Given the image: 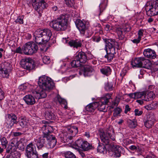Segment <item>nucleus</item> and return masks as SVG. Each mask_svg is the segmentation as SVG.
Wrapping results in <instances>:
<instances>
[{
  "mask_svg": "<svg viewBox=\"0 0 158 158\" xmlns=\"http://www.w3.org/2000/svg\"><path fill=\"white\" fill-rule=\"evenodd\" d=\"M131 110L130 108L128 105H127L125 106L124 113L125 114L127 113L129 111Z\"/></svg>",
  "mask_w": 158,
  "mask_h": 158,
  "instance_id": "052dcab7",
  "label": "nucleus"
},
{
  "mask_svg": "<svg viewBox=\"0 0 158 158\" xmlns=\"http://www.w3.org/2000/svg\"><path fill=\"white\" fill-rule=\"evenodd\" d=\"M33 35L35 37V41L37 44H40L43 43H44V42L43 41V38L37 30L35 31L33 33Z\"/></svg>",
  "mask_w": 158,
  "mask_h": 158,
  "instance_id": "393cba45",
  "label": "nucleus"
},
{
  "mask_svg": "<svg viewBox=\"0 0 158 158\" xmlns=\"http://www.w3.org/2000/svg\"><path fill=\"white\" fill-rule=\"evenodd\" d=\"M23 16H19L16 19L15 22L18 24H22L23 23Z\"/></svg>",
  "mask_w": 158,
  "mask_h": 158,
  "instance_id": "c03bdc74",
  "label": "nucleus"
},
{
  "mask_svg": "<svg viewBox=\"0 0 158 158\" xmlns=\"http://www.w3.org/2000/svg\"><path fill=\"white\" fill-rule=\"evenodd\" d=\"M20 153L17 152H15L14 153H12L7 155L6 158H20Z\"/></svg>",
  "mask_w": 158,
  "mask_h": 158,
  "instance_id": "e433bc0d",
  "label": "nucleus"
},
{
  "mask_svg": "<svg viewBox=\"0 0 158 158\" xmlns=\"http://www.w3.org/2000/svg\"><path fill=\"white\" fill-rule=\"evenodd\" d=\"M43 61L45 64H48L50 62V58L48 56H45L43 58Z\"/></svg>",
  "mask_w": 158,
  "mask_h": 158,
  "instance_id": "8fccbe9b",
  "label": "nucleus"
},
{
  "mask_svg": "<svg viewBox=\"0 0 158 158\" xmlns=\"http://www.w3.org/2000/svg\"><path fill=\"white\" fill-rule=\"evenodd\" d=\"M136 92L131 93L127 94V95L131 98L135 99Z\"/></svg>",
  "mask_w": 158,
  "mask_h": 158,
  "instance_id": "13d9d810",
  "label": "nucleus"
},
{
  "mask_svg": "<svg viewBox=\"0 0 158 158\" xmlns=\"http://www.w3.org/2000/svg\"><path fill=\"white\" fill-rule=\"evenodd\" d=\"M81 70L83 72V75L85 77L91 76L94 71L92 67L89 65H83Z\"/></svg>",
  "mask_w": 158,
  "mask_h": 158,
  "instance_id": "6ab92c4d",
  "label": "nucleus"
},
{
  "mask_svg": "<svg viewBox=\"0 0 158 158\" xmlns=\"http://www.w3.org/2000/svg\"><path fill=\"white\" fill-rule=\"evenodd\" d=\"M32 5L35 10L36 11L40 16L43 10L47 6L46 3L44 0H32Z\"/></svg>",
  "mask_w": 158,
  "mask_h": 158,
  "instance_id": "f8f14e48",
  "label": "nucleus"
},
{
  "mask_svg": "<svg viewBox=\"0 0 158 158\" xmlns=\"http://www.w3.org/2000/svg\"><path fill=\"white\" fill-rule=\"evenodd\" d=\"M144 31L143 29H140L139 30L138 32V37L141 39L142 37L143 36V32Z\"/></svg>",
  "mask_w": 158,
  "mask_h": 158,
  "instance_id": "6e6d98bb",
  "label": "nucleus"
},
{
  "mask_svg": "<svg viewBox=\"0 0 158 158\" xmlns=\"http://www.w3.org/2000/svg\"><path fill=\"white\" fill-rule=\"evenodd\" d=\"M45 116L46 118L48 120L57 119L56 116L52 112V109L50 108L45 109Z\"/></svg>",
  "mask_w": 158,
  "mask_h": 158,
  "instance_id": "b1692460",
  "label": "nucleus"
},
{
  "mask_svg": "<svg viewBox=\"0 0 158 158\" xmlns=\"http://www.w3.org/2000/svg\"><path fill=\"white\" fill-rule=\"evenodd\" d=\"M70 64L72 67H77L83 65L82 64H81L77 60L75 59L71 62Z\"/></svg>",
  "mask_w": 158,
  "mask_h": 158,
  "instance_id": "4c0bfd02",
  "label": "nucleus"
},
{
  "mask_svg": "<svg viewBox=\"0 0 158 158\" xmlns=\"http://www.w3.org/2000/svg\"><path fill=\"white\" fill-rule=\"evenodd\" d=\"M20 63L23 68L28 70L34 69L35 66L34 62L30 58H23Z\"/></svg>",
  "mask_w": 158,
  "mask_h": 158,
  "instance_id": "4468645a",
  "label": "nucleus"
},
{
  "mask_svg": "<svg viewBox=\"0 0 158 158\" xmlns=\"http://www.w3.org/2000/svg\"><path fill=\"white\" fill-rule=\"evenodd\" d=\"M20 126L22 127H26L27 125V122L25 117H21V119L19 121Z\"/></svg>",
  "mask_w": 158,
  "mask_h": 158,
  "instance_id": "58836bf2",
  "label": "nucleus"
},
{
  "mask_svg": "<svg viewBox=\"0 0 158 158\" xmlns=\"http://www.w3.org/2000/svg\"><path fill=\"white\" fill-rule=\"evenodd\" d=\"M4 98V93L0 88V102L3 100Z\"/></svg>",
  "mask_w": 158,
  "mask_h": 158,
  "instance_id": "864d4df0",
  "label": "nucleus"
},
{
  "mask_svg": "<svg viewBox=\"0 0 158 158\" xmlns=\"http://www.w3.org/2000/svg\"><path fill=\"white\" fill-rule=\"evenodd\" d=\"M22 133L20 132H14L13 134L14 136H17L20 135H22Z\"/></svg>",
  "mask_w": 158,
  "mask_h": 158,
  "instance_id": "0e129e2a",
  "label": "nucleus"
},
{
  "mask_svg": "<svg viewBox=\"0 0 158 158\" xmlns=\"http://www.w3.org/2000/svg\"><path fill=\"white\" fill-rule=\"evenodd\" d=\"M56 98L59 103L61 104L64 105V108L65 109H67V104L66 100L64 98H61L58 94Z\"/></svg>",
  "mask_w": 158,
  "mask_h": 158,
  "instance_id": "72a5a7b5",
  "label": "nucleus"
},
{
  "mask_svg": "<svg viewBox=\"0 0 158 158\" xmlns=\"http://www.w3.org/2000/svg\"><path fill=\"white\" fill-rule=\"evenodd\" d=\"M147 92L145 91V101H149L152 100L155 97V95L152 91H148L147 95H146Z\"/></svg>",
  "mask_w": 158,
  "mask_h": 158,
  "instance_id": "c85d7f7f",
  "label": "nucleus"
},
{
  "mask_svg": "<svg viewBox=\"0 0 158 158\" xmlns=\"http://www.w3.org/2000/svg\"><path fill=\"white\" fill-rule=\"evenodd\" d=\"M76 24L81 34L84 35L85 32L86 31L88 34V35L87 36V37L89 38L91 35L92 34L91 32L89 33L88 32L87 27L84 22L80 20L77 19L76 21Z\"/></svg>",
  "mask_w": 158,
  "mask_h": 158,
  "instance_id": "2eb2a0df",
  "label": "nucleus"
},
{
  "mask_svg": "<svg viewBox=\"0 0 158 158\" xmlns=\"http://www.w3.org/2000/svg\"><path fill=\"white\" fill-rule=\"evenodd\" d=\"M69 45L71 47L77 48L81 46V42L78 40H71L69 42Z\"/></svg>",
  "mask_w": 158,
  "mask_h": 158,
  "instance_id": "cd10ccee",
  "label": "nucleus"
},
{
  "mask_svg": "<svg viewBox=\"0 0 158 158\" xmlns=\"http://www.w3.org/2000/svg\"><path fill=\"white\" fill-rule=\"evenodd\" d=\"M150 67L148 69H151L154 71H157L158 70V61H156L152 64L151 63V65H150Z\"/></svg>",
  "mask_w": 158,
  "mask_h": 158,
  "instance_id": "ea45409f",
  "label": "nucleus"
},
{
  "mask_svg": "<svg viewBox=\"0 0 158 158\" xmlns=\"http://www.w3.org/2000/svg\"><path fill=\"white\" fill-rule=\"evenodd\" d=\"M144 158H158L155 155L152 153H150L144 157Z\"/></svg>",
  "mask_w": 158,
  "mask_h": 158,
  "instance_id": "4d7b16f0",
  "label": "nucleus"
},
{
  "mask_svg": "<svg viewBox=\"0 0 158 158\" xmlns=\"http://www.w3.org/2000/svg\"><path fill=\"white\" fill-rule=\"evenodd\" d=\"M143 100L142 99L137 100H136V102H137L138 103H139L140 105H142L143 103Z\"/></svg>",
  "mask_w": 158,
  "mask_h": 158,
  "instance_id": "774afa93",
  "label": "nucleus"
},
{
  "mask_svg": "<svg viewBox=\"0 0 158 158\" xmlns=\"http://www.w3.org/2000/svg\"><path fill=\"white\" fill-rule=\"evenodd\" d=\"M1 144L3 148H5L7 146L8 142L5 137H3L1 139Z\"/></svg>",
  "mask_w": 158,
  "mask_h": 158,
  "instance_id": "37998d69",
  "label": "nucleus"
},
{
  "mask_svg": "<svg viewBox=\"0 0 158 158\" xmlns=\"http://www.w3.org/2000/svg\"><path fill=\"white\" fill-rule=\"evenodd\" d=\"M105 46L104 49L106 52V54L105 56V57L107 58L108 61H111L113 59L116 54L115 47L118 46V44L113 39L105 40Z\"/></svg>",
  "mask_w": 158,
  "mask_h": 158,
  "instance_id": "20e7f679",
  "label": "nucleus"
},
{
  "mask_svg": "<svg viewBox=\"0 0 158 158\" xmlns=\"http://www.w3.org/2000/svg\"><path fill=\"white\" fill-rule=\"evenodd\" d=\"M127 124L129 127L131 128H135L137 126V122L135 120H129L127 121Z\"/></svg>",
  "mask_w": 158,
  "mask_h": 158,
  "instance_id": "f704fd0d",
  "label": "nucleus"
},
{
  "mask_svg": "<svg viewBox=\"0 0 158 158\" xmlns=\"http://www.w3.org/2000/svg\"><path fill=\"white\" fill-rule=\"evenodd\" d=\"M98 105L97 102L90 103L86 106L85 110L89 113H92L94 112Z\"/></svg>",
  "mask_w": 158,
  "mask_h": 158,
  "instance_id": "5701e85b",
  "label": "nucleus"
},
{
  "mask_svg": "<svg viewBox=\"0 0 158 158\" xmlns=\"http://www.w3.org/2000/svg\"><path fill=\"white\" fill-rule=\"evenodd\" d=\"M99 135L101 141L104 144H99L98 147V152L104 153L106 152L104 145H108L110 142V138L113 141L115 139V135L114 129L109 127L106 129H100L99 130Z\"/></svg>",
  "mask_w": 158,
  "mask_h": 158,
  "instance_id": "f03ea898",
  "label": "nucleus"
},
{
  "mask_svg": "<svg viewBox=\"0 0 158 158\" xmlns=\"http://www.w3.org/2000/svg\"><path fill=\"white\" fill-rule=\"evenodd\" d=\"M141 39L138 37L137 39H135L133 40H131L132 42L134 44H137L139 43Z\"/></svg>",
  "mask_w": 158,
  "mask_h": 158,
  "instance_id": "bf43d9fd",
  "label": "nucleus"
},
{
  "mask_svg": "<svg viewBox=\"0 0 158 158\" xmlns=\"http://www.w3.org/2000/svg\"><path fill=\"white\" fill-rule=\"evenodd\" d=\"M158 106L157 103L156 102H152L151 104L145 106V108L148 110H153L156 109Z\"/></svg>",
  "mask_w": 158,
  "mask_h": 158,
  "instance_id": "473e14b6",
  "label": "nucleus"
},
{
  "mask_svg": "<svg viewBox=\"0 0 158 158\" xmlns=\"http://www.w3.org/2000/svg\"><path fill=\"white\" fill-rule=\"evenodd\" d=\"M73 147L76 149L81 148L83 151H88L92 149L93 147L91 144L89 143L87 141H83L81 139H78L75 142Z\"/></svg>",
  "mask_w": 158,
  "mask_h": 158,
  "instance_id": "9b49d317",
  "label": "nucleus"
},
{
  "mask_svg": "<svg viewBox=\"0 0 158 158\" xmlns=\"http://www.w3.org/2000/svg\"><path fill=\"white\" fill-rule=\"evenodd\" d=\"M27 88L28 87L27 86V84H24L19 86V89L20 91H24L26 90Z\"/></svg>",
  "mask_w": 158,
  "mask_h": 158,
  "instance_id": "3c124183",
  "label": "nucleus"
},
{
  "mask_svg": "<svg viewBox=\"0 0 158 158\" xmlns=\"http://www.w3.org/2000/svg\"><path fill=\"white\" fill-rule=\"evenodd\" d=\"M130 30V28H126L123 29L121 28V27H116L115 28V31L118 35V38L120 40L123 39L125 37L123 32V31H128Z\"/></svg>",
  "mask_w": 158,
  "mask_h": 158,
  "instance_id": "4be33fe9",
  "label": "nucleus"
},
{
  "mask_svg": "<svg viewBox=\"0 0 158 158\" xmlns=\"http://www.w3.org/2000/svg\"><path fill=\"white\" fill-rule=\"evenodd\" d=\"M154 85H150L148 86V89L149 90L148 91H152V89L154 88Z\"/></svg>",
  "mask_w": 158,
  "mask_h": 158,
  "instance_id": "69168bd1",
  "label": "nucleus"
},
{
  "mask_svg": "<svg viewBox=\"0 0 158 158\" xmlns=\"http://www.w3.org/2000/svg\"><path fill=\"white\" fill-rule=\"evenodd\" d=\"M155 121L154 116H150L149 119L145 123V126L147 128H150L154 124Z\"/></svg>",
  "mask_w": 158,
  "mask_h": 158,
  "instance_id": "c756f323",
  "label": "nucleus"
},
{
  "mask_svg": "<svg viewBox=\"0 0 158 158\" xmlns=\"http://www.w3.org/2000/svg\"><path fill=\"white\" fill-rule=\"evenodd\" d=\"M8 118L10 121V125L11 127L13 126L14 124L17 123V118L15 114H9L8 115Z\"/></svg>",
  "mask_w": 158,
  "mask_h": 158,
  "instance_id": "7c9ffc66",
  "label": "nucleus"
},
{
  "mask_svg": "<svg viewBox=\"0 0 158 158\" xmlns=\"http://www.w3.org/2000/svg\"><path fill=\"white\" fill-rule=\"evenodd\" d=\"M25 151V155L27 158H39L36 147L32 143L27 145Z\"/></svg>",
  "mask_w": 158,
  "mask_h": 158,
  "instance_id": "1a4fd4ad",
  "label": "nucleus"
},
{
  "mask_svg": "<svg viewBox=\"0 0 158 158\" xmlns=\"http://www.w3.org/2000/svg\"><path fill=\"white\" fill-rule=\"evenodd\" d=\"M126 73H127L126 70L125 69H123L121 72L120 73V75L121 77H123V76H124L125 75Z\"/></svg>",
  "mask_w": 158,
  "mask_h": 158,
  "instance_id": "680f3d73",
  "label": "nucleus"
},
{
  "mask_svg": "<svg viewBox=\"0 0 158 158\" xmlns=\"http://www.w3.org/2000/svg\"><path fill=\"white\" fill-rule=\"evenodd\" d=\"M68 18L67 15H61L56 19L49 23V25L55 31H63L66 30L68 26Z\"/></svg>",
  "mask_w": 158,
  "mask_h": 158,
  "instance_id": "7ed1b4c3",
  "label": "nucleus"
},
{
  "mask_svg": "<svg viewBox=\"0 0 158 158\" xmlns=\"http://www.w3.org/2000/svg\"><path fill=\"white\" fill-rule=\"evenodd\" d=\"M38 82L39 87L32 91L33 95L36 99L45 98L47 96L46 91L53 88L54 83L50 78L44 75L39 77Z\"/></svg>",
  "mask_w": 158,
  "mask_h": 158,
  "instance_id": "f257e3e1",
  "label": "nucleus"
},
{
  "mask_svg": "<svg viewBox=\"0 0 158 158\" xmlns=\"http://www.w3.org/2000/svg\"><path fill=\"white\" fill-rule=\"evenodd\" d=\"M24 54L30 55L36 53L38 49V47L34 42H29L24 45Z\"/></svg>",
  "mask_w": 158,
  "mask_h": 158,
  "instance_id": "9d476101",
  "label": "nucleus"
},
{
  "mask_svg": "<svg viewBox=\"0 0 158 158\" xmlns=\"http://www.w3.org/2000/svg\"><path fill=\"white\" fill-rule=\"evenodd\" d=\"M145 9L147 14L149 16L158 15V2L155 1L148 2Z\"/></svg>",
  "mask_w": 158,
  "mask_h": 158,
  "instance_id": "6e6552de",
  "label": "nucleus"
},
{
  "mask_svg": "<svg viewBox=\"0 0 158 158\" xmlns=\"http://www.w3.org/2000/svg\"><path fill=\"white\" fill-rule=\"evenodd\" d=\"M11 66L9 63L4 62L1 64L0 68V76L8 78L11 72Z\"/></svg>",
  "mask_w": 158,
  "mask_h": 158,
  "instance_id": "ddd939ff",
  "label": "nucleus"
},
{
  "mask_svg": "<svg viewBox=\"0 0 158 158\" xmlns=\"http://www.w3.org/2000/svg\"><path fill=\"white\" fill-rule=\"evenodd\" d=\"M64 156L66 158H76L75 155L69 151L65 152L64 153Z\"/></svg>",
  "mask_w": 158,
  "mask_h": 158,
  "instance_id": "a19ab883",
  "label": "nucleus"
},
{
  "mask_svg": "<svg viewBox=\"0 0 158 158\" xmlns=\"http://www.w3.org/2000/svg\"><path fill=\"white\" fill-rule=\"evenodd\" d=\"M109 95V98H108L106 97H102L99 102H97L98 104L97 107L100 111L106 112L107 111L106 105L109 102V99L111 97L109 94H107V95Z\"/></svg>",
  "mask_w": 158,
  "mask_h": 158,
  "instance_id": "dca6fc26",
  "label": "nucleus"
},
{
  "mask_svg": "<svg viewBox=\"0 0 158 158\" xmlns=\"http://www.w3.org/2000/svg\"><path fill=\"white\" fill-rule=\"evenodd\" d=\"M144 56L148 58L154 59L156 57V54L155 51L150 48L144 50L143 52Z\"/></svg>",
  "mask_w": 158,
  "mask_h": 158,
  "instance_id": "412c9836",
  "label": "nucleus"
},
{
  "mask_svg": "<svg viewBox=\"0 0 158 158\" xmlns=\"http://www.w3.org/2000/svg\"><path fill=\"white\" fill-rule=\"evenodd\" d=\"M145 91L136 92L135 99H141L145 101Z\"/></svg>",
  "mask_w": 158,
  "mask_h": 158,
  "instance_id": "c9c22d12",
  "label": "nucleus"
},
{
  "mask_svg": "<svg viewBox=\"0 0 158 158\" xmlns=\"http://www.w3.org/2000/svg\"><path fill=\"white\" fill-rule=\"evenodd\" d=\"M106 7V4L104 2H102L100 4L99 6L100 12L99 15H100V13L103 11V10L105 9Z\"/></svg>",
  "mask_w": 158,
  "mask_h": 158,
  "instance_id": "a18cd8bd",
  "label": "nucleus"
},
{
  "mask_svg": "<svg viewBox=\"0 0 158 158\" xmlns=\"http://www.w3.org/2000/svg\"><path fill=\"white\" fill-rule=\"evenodd\" d=\"M129 148L132 151H134L137 149V147L135 145H131L129 147Z\"/></svg>",
  "mask_w": 158,
  "mask_h": 158,
  "instance_id": "e2e57ef3",
  "label": "nucleus"
},
{
  "mask_svg": "<svg viewBox=\"0 0 158 158\" xmlns=\"http://www.w3.org/2000/svg\"><path fill=\"white\" fill-rule=\"evenodd\" d=\"M101 73L106 76H108L110 74L111 69L109 66H106L100 69Z\"/></svg>",
  "mask_w": 158,
  "mask_h": 158,
  "instance_id": "2f4dec72",
  "label": "nucleus"
},
{
  "mask_svg": "<svg viewBox=\"0 0 158 158\" xmlns=\"http://www.w3.org/2000/svg\"><path fill=\"white\" fill-rule=\"evenodd\" d=\"M42 133L46 136L45 138L48 141V144L51 148H53L56 143V140L55 137L49 134L53 131L52 126L44 125L41 128Z\"/></svg>",
  "mask_w": 158,
  "mask_h": 158,
  "instance_id": "423d86ee",
  "label": "nucleus"
},
{
  "mask_svg": "<svg viewBox=\"0 0 158 158\" xmlns=\"http://www.w3.org/2000/svg\"><path fill=\"white\" fill-rule=\"evenodd\" d=\"M122 151V147L116 146L114 149L112 156L114 157H119L121 156V153Z\"/></svg>",
  "mask_w": 158,
  "mask_h": 158,
  "instance_id": "bb28decb",
  "label": "nucleus"
},
{
  "mask_svg": "<svg viewBox=\"0 0 158 158\" xmlns=\"http://www.w3.org/2000/svg\"><path fill=\"white\" fill-rule=\"evenodd\" d=\"M91 40L94 42H98L101 40V38L98 36H93Z\"/></svg>",
  "mask_w": 158,
  "mask_h": 158,
  "instance_id": "5fc2aeb1",
  "label": "nucleus"
},
{
  "mask_svg": "<svg viewBox=\"0 0 158 158\" xmlns=\"http://www.w3.org/2000/svg\"><path fill=\"white\" fill-rule=\"evenodd\" d=\"M37 30L43 38L44 43H46L50 40L52 35V32L50 30L48 29L43 30L38 29Z\"/></svg>",
  "mask_w": 158,
  "mask_h": 158,
  "instance_id": "f3484780",
  "label": "nucleus"
},
{
  "mask_svg": "<svg viewBox=\"0 0 158 158\" xmlns=\"http://www.w3.org/2000/svg\"><path fill=\"white\" fill-rule=\"evenodd\" d=\"M131 64L133 68L143 67L148 69L151 65V63L148 60L143 57L136 58L133 60Z\"/></svg>",
  "mask_w": 158,
  "mask_h": 158,
  "instance_id": "0eeeda50",
  "label": "nucleus"
},
{
  "mask_svg": "<svg viewBox=\"0 0 158 158\" xmlns=\"http://www.w3.org/2000/svg\"><path fill=\"white\" fill-rule=\"evenodd\" d=\"M46 136H44V134L41 136L37 137L34 139L35 143L38 149H42L44 146V144L45 142Z\"/></svg>",
  "mask_w": 158,
  "mask_h": 158,
  "instance_id": "a211bd4d",
  "label": "nucleus"
},
{
  "mask_svg": "<svg viewBox=\"0 0 158 158\" xmlns=\"http://www.w3.org/2000/svg\"><path fill=\"white\" fill-rule=\"evenodd\" d=\"M75 59L77 60L81 64H82L83 65L86 62L87 60V57L85 52H81L76 55Z\"/></svg>",
  "mask_w": 158,
  "mask_h": 158,
  "instance_id": "aec40b11",
  "label": "nucleus"
},
{
  "mask_svg": "<svg viewBox=\"0 0 158 158\" xmlns=\"http://www.w3.org/2000/svg\"><path fill=\"white\" fill-rule=\"evenodd\" d=\"M65 3L69 6L72 7L75 3V0H64Z\"/></svg>",
  "mask_w": 158,
  "mask_h": 158,
  "instance_id": "49530a36",
  "label": "nucleus"
},
{
  "mask_svg": "<svg viewBox=\"0 0 158 158\" xmlns=\"http://www.w3.org/2000/svg\"><path fill=\"white\" fill-rule=\"evenodd\" d=\"M135 115V116H140L143 113V111L142 110H140L138 109H135L134 110Z\"/></svg>",
  "mask_w": 158,
  "mask_h": 158,
  "instance_id": "603ef678",
  "label": "nucleus"
},
{
  "mask_svg": "<svg viewBox=\"0 0 158 158\" xmlns=\"http://www.w3.org/2000/svg\"><path fill=\"white\" fill-rule=\"evenodd\" d=\"M78 128L76 126H72L68 128L67 131L60 133L59 136L62 141L64 143L68 142L78 132Z\"/></svg>",
  "mask_w": 158,
  "mask_h": 158,
  "instance_id": "39448f33",
  "label": "nucleus"
},
{
  "mask_svg": "<svg viewBox=\"0 0 158 158\" xmlns=\"http://www.w3.org/2000/svg\"><path fill=\"white\" fill-rule=\"evenodd\" d=\"M23 99L26 104L28 105H33L35 102L34 97L31 94L26 95L24 97Z\"/></svg>",
  "mask_w": 158,
  "mask_h": 158,
  "instance_id": "a878e982",
  "label": "nucleus"
},
{
  "mask_svg": "<svg viewBox=\"0 0 158 158\" xmlns=\"http://www.w3.org/2000/svg\"><path fill=\"white\" fill-rule=\"evenodd\" d=\"M122 109L119 107L115 108L114 110L113 116L114 117L117 116L122 112Z\"/></svg>",
  "mask_w": 158,
  "mask_h": 158,
  "instance_id": "79ce46f5",
  "label": "nucleus"
},
{
  "mask_svg": "<svg viewBox=\"0 0 158 158\" xmlns=\"http://www.w3.org/2000/svg\"><path fill=\"white\" fill-rule=\"evenodd\" d=\"M24 46L23 47L22 49L21 48L19 47L16 49L15 51V52L16 53L20 54H23V53H24Z\"/></svg>",
  "mask_w": 158,
  "mask_h": 158,
  "instance_id": "09e8293b",
  "label": "nucleus"
},
{
  "mask_svg": "<svg viewBox=\"0 0 158 158\" xmlns=\"http://www.w3.org/2000/svg\"><path fill=\"white\" fill-rule=\"evenodd\" d=\"M113 85L111 83H107L105 86V89L107 91H110L112 89Z\"/></svg>",
  "mask_w": 158,
  "mask_h": 158,
  "instance_id": "de8ad7c7",
  "label": "nucleus"
},
{
  "mask_svg": "<svg viewBox=\"0 0 158 158\" xmlns=\"http://www.w3.org/2000/svg\"><path fill=\"white\" fill-rule=\"evenodd\" d=\"M48 153H46L42 155L43 158H48Z\"/></svg>",
  "mask_w": 158,
  "mask_h": 158,
  "instance_id": "338daca9",
  "label": "nucleus"
}]
</instances>
